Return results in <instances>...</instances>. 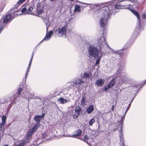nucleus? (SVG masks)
I'll list each match as a JSON object with an SVG mask.
<instances>
[{
    "label": "nucleus",
    "mask_w": 146,
    "mask_h": 146,
    "mask_svg": "<svg viewBox=\"0 0 146 146\" xmlns=\"http://www.w3.org/2000/svg\"><path fill=\"white\" fill-rule=\"evenodd\" d=\"M85 96H82L81 101V105L82 106H84L85 104Z\"/></svg>",
    "instance_id": "23"
},
{
    "label": "nucleus",
    "mask_w": 146,
    "mask_h": 146,
    "mask_svg": "<svg viewBox=\"0 0 146 146\" xmlns=\"http://www.w3.org/2000/svg\"><path fill=\"white\" fill-rule=\"evenodd\" d=\"M94 110V106L93 105L90 106L86 110V111L88 114L91 113Z\"/></svg>",
    "instance_id": "15"
},
{
    "label": "nucleus",
    "mask_w": 146,
    "mask_h": 146,
    "mask_svg": "<svg viewBox=\"0 0 146 146\" xmlns=\"http://www.w3.org/2000/svg\"><path fill=\"white\" fill-rule=\"evenodd\" d=\"M50 1H55V0H50Z\"/></svg>",
    "instance_id": "46"
},
{
    "label": "nucleus",
    "mask_w": 146,
    "mask_h": 146,
    "mask_svg": "<svg viewBox=\"0 0 146 146\" xmlns=\"http://www.w3.org/2000/svg\"><path fill=\"white\" fill-rule=\"evenodd\" d=\"M43 12V11L42 10H39L37 11V15H40Z\"/></svg>",
    "instance_id": "31"
},
{
    "label": "nucleus",
    "mask_w": 146,
    "mask_h": 146,
    "mask_svg": "<svg viewBox=\"0 0 146 146\" xmlns=\"http://www.w3.org/2000/svg\"><path fill=\"white\" fill-rule=\"evenodd\" d=\"M126 79V78H125L123 79H122V83H123V82H125V80Z\"/></svg>",
    "instance_id": "38"
},
{
    "label": "nucleus",
    "mask_w": 146,
    "mask_h": 146,
    "mask_svg": "<svg viewBox=\"0 0 146 146\" xmlns=\"http://www.w3.org/2000/svg\"><path fill=\"white\" fill-rule=\"evenodd\" d=\"M118 72L117 73V74L118 75L120 72V70H118Z\"/></svg>",
    "instance_id": "39"
},
{
    "label": "nucleus",
    "mask_w": 146,
    "mask_h": 146,
    "mask_svg": "<svg viewBox=\"0 0 146 146\" xmlns=\"http://www.w3.org/2000/svg\"><path fill=\"white\" fill-rule=\"evenodd\" d=\"M106 39L103 35H100L97 39L94 46L90 45L88 48V53L90 57L96 59V64L97 65L100 62L103 55L102 48L105 44Z\"/></svg>",
    "instance_id": "1"
},
{
    "label": "nucleus",
    "mask_w": 146,
    "mask_h": 146,
    "mask_svg": "<svg viewBox=\"0 0 146 146\" xmlns=\"http://www.w3.org/2000/svg\"><path fill=\"white\" fill-rule=\"evenodd\" d=\"M131 102L130 103V104H129V105H130V104H131Z\"/></svg>",
    "instance_id": "51"
},
{
    "label": "nucleus",
    "mask_w": 146,
    "mask_h": 146,
    "mask_svg": "<svg viewBox=\"0 0 146 146\" xmlns=\"http://www.w3.org/2000/svg\"><path fill=\"white\" fill-rule=\"evenodd\" d=\"M31 64H30V63H29V66H28V69H29L30 68V66H31Z\"/></svg>",
    "instance_id": "42"
},
{
    "label": "nucleus",
    "mask_w": 146,
    "mask_h": 146,
    "mask_svg": "<svg viewBox=\"0 0 146 146\" xmlns=\"http://www.w3.org/2000/svg\"><path fill=\"white\" fill-rule=\"evenodd\" d=\"M6 117L5 116H4L2 117V123L1 124V126H4L5 122L6 120Z\"/></svg>",
    "instance_id": "22"
},
{
    "label": "nucleus",
    "mask_w": 146,
    "mask_h": 146,
    "mask_svg": "<svg viewBox=\"0 0 146 146\" xmlns=\"http://www.w3.org/2000/svg\"><path fill=\"white\" fill-rule=\"evenodd\" d=\"M80 139L88 143L87 142L89 139V137L87 135H86L84 136V138Z\"/></svg>",
    "instance_id": "24"
},
{
    "label": "nucleus",
    "mask_w": 146,
    "mask_h": 146,
    "mask_svg": "<svg viewBox=\"0 0 146 146\" xmlns=\"http://www.w3.org/2000/svg\"><path fill=\"white\" fill-rule=\"evenodd\" d=\"M119 136L120 142H122L123 143V142L124 141V138L123 137V135L122 134V131H121L119 133Z\"/></svg>",
    "instance_id": "20"
},
{
    "label": "nucleus",
    "mask_w": 146,
    "mask_h": 146,
    "mask_svg": "<svg viewBox=\"0 0 146 146\" xmlns=\"http://www.w3.org/2000/svg\"><path fill=\"white\" fill-rule=\"evenodd\" d=\"M44 115H45L44 113H43L42 115H40L41 119H42V118H44Z\"/></svg>",
    "instance_id": "37"
},
{
    "label": "nucleus",
    "mask_w": 146,
    "mask_h": 146,
    "mask_svg": "<svg viewBox=\"0 0 146 146\" xmlns=\"http://www.w3.org/2000/svg\"><path fill=\"white\" fill-rule=\"evenodd\" d=\"M68 27V24L66 23L62 28H59L58 35L60 37H62L65 38L66 36V29Z\"/></svg>",
    "instance_id": "6"
},
{
    "label": "nucleus",
    "mask_w": 146,
    "mask_h": 146,
    "mask_svg": "<svg viewBox=\"0 0 146 146\" xmlns=\"http://www.w3.org/2000/svg\"><path fill=\"white\" fill-rule=\"evenodd\" d=\"M137 2L139 3V0H118L117 3L114 5L113 4H110L114 6V9H118L122 8V7L125 6H131L133 5V3Z\"/></svg>",
    "instance_id": "3"
},
{
    "label": "nucleus",
    "mask_w": 146,
    "mask_h": 146,
    "mask_svg": "<svg viewBox=\"0 0 146 146\" xmlns=\"http://www.w3.org/2000/svg\"><path fill=\"white\" fill-rule=\"evenodd\" d=\"M122 127H120V129H121V130H122Z\"/></svg>",
    "instance_id": "44"
},
{
    "label": "nucleus",
    "mask_w": 146,
    "mask_h": 146,
    "mask_svg": "<svg viewBox=\"0 0 146 146\" xmlns=\"http://www.w3.org/2000/svg\"><path fill=\"white\" fill-rule=\"evenodd\" d=\"M25 141H23L19 143L17 146H23L25 144Z\"/></svg>",
    "instance_id": "33"
},
{
    "label": "nucleus",
    "mask_w": 146,
    "mask_h": 146,
    "mask_svg": "<svg viewBox=\"0 0 146 146\" xmlns=\"http://www.w3.org/2000/svg\"><path fill=\"white\" fill-rule=\"evenodd\" d=\"M70 95H69V97L67 96H66V99H65L61 97L60 98L58 99L59 102L60 104H64L66 103L68 101H70Z\"/></svg>",
    "instance_id": "9"
},
{
    "label": "nucleus",
    "mask_w": 146,
    "mask_h": 146,
    "mask_svg": "<svg viewBox=\"0 0 146 146\" xmlns=\"http://www.w3.org/2000/svg\"><path fill=\"white\" fill-rule=\"evenodd\" d=\"M52 33L53 32L52 31H50L48 32L47 33L45 36L42 41L40 42V43H41L44 40L47 41L49 40L51 37Z\"/></svg>",
    "instance_id": "8"
},
{
    "label": "nucleus",
    "mask_w": 146,
    "mask_h": 146,
    "mask_svg": "<svg viewBox=\"0 0 146 146\" xmlns=\"http://www.w3.org/2000/svg\"><path fill=\"white\" fill-rule=\"evenodd\" d=\"M145 83H144V84H145L146 83V80L145 81Z\"/></svg>",
    "instance_id": "49"
},
{
    "label": "nucleus",
    "mask_w": 146,
    "mask_h": 146,
    "mask_svg": "<svg viewBox=\"0 0 146 146\" xmlns=\"http://www.w3.org/2000/svg\"><path fill=\"white\" fill-rule=\"evenodd\" d=\"M82 130L79 129L78 130L75 131L74 133V135L72 136H70L71 137H73L74 136H79L82 133Z\"/></svg>",
    "instance_id": "14"
},
{
    "label": "nucleus",
    "mask_w": 146,
    "mask_h": 146,
    "mask_svg": "<svg viewBox=\"0 0 146 146\" xmlns=\"http://www.w3.org/2000/svg\"><path fill=\"white\" fill-rule=\"evenodd\" d=\"M115 83V79L113 78L112 80L110 82V83L108 84L109 85H110V86L111 87L113 86Z\"/></svg>",
    "instance_id": "25"
},
{
    "label": "nucleus",
    "mask_w": 146,
    "mask_h": 146,
    "mask_svg": "<svg viewBox=\"0 0 146 146\" xmlns=\"http://www.w3.org/2000/svg\"><path fill=\"white\" fill-rule=\"evenodd\" d=\"M92 6H94V7H97L98 5V4H94L93 5H92Z\"/></svg>",
    "instance_id": "41"
},
{
    "label": "nucleus",
    "mask_w": 146,
    "mask_h": 146,
    "mask_svg": "<svg viewBox=\"0 0 146 146\" xmlns=\"http://www.w3.org/2000/svg\"><path fill=\"white\" fill-rule=\"evenodd\" d=\"M130 11L135 16L137 17L138 20H139L140 16L138 13L134 10L131 9Z\"/></svg>",
    "instance_id": "19"
},
{
    "label": "nucleus",
    "mask_w": 146,
    "mask_h": 146,
    "mask_svg": "<svg viewBox=\"0 0 146 146\" xmlns=\"http://www.w3.org/2000/svg\"><path fill=\"white\" fill-rule=\"evenodd\" d=\"M81 111V109L80 106H77L75 107L74 111L73 114V115L74 118L76 119L78 118L80 115Z\"/></svg>",
    "instance_id": "7"
},
{
    "label": "nucleus",
    "mask_w": 146,
    "mask_h": 146,
    "mask_svg": "<svg viewBox=\"0 0 146 146\" xmlns=\"http://www.w3.org/2000/svg\"><path fill=\"white\" fill-rule=\"evenodd\" d=\"M23 90V88H19L17 92V95L20 94L21 91Z\"/></svg>",
    "instance_id": "30"
},
{
    "label": "nucleus",
    "mask_w": 146,
    "mask_h": 146,
    "mask_svg": "<svg viewBox=\"0 0 146 146\" xmlns=\"http://www.w3.org/2000/svg\"><path fill=\"white\" fill-rule=\"evenodd\" d=\"M24 7L22 9L21 11L23 13L27 11L26 13L28 14H33L34 13L32 11L34 8L33 5H32L30 4H25L23 5Z\"/></svg>",
    "instance_id": "5"
},
{
    "label": "nucleus",
    "mask_w": 146,
    "mask_h": 146,
    "mask_svg": "<svg viewBox=\"0 0 146 146\" xmlns=\"http://www.w3.org/2000/svg\"><path fill=\"white\" fill-rule=\"evenodd\" d=\"M145 83H144V84H145L146 83V80L145 81Z\"/></svg>",
    "instance_id": "48"
},
{
    "label": "nucleus",
    "mask_w": 146,
    "mask_h": 146,
    "mask_svg": "<svg viewBox=\"0 0 146 146\" xmlns=\"http://www.w3.org/2000/svg\"><path fill=\"white\" fill-rule=\"evenodd\" d=\"M91 78V74L90 72L87 73L84 72L82 76V79H89L90 78Z\"/></svg>",
    "instance_id": "12"
},
{
    "label": "nucleus",
    "mask_w": 146,
    "mask_h": 146,
    "mask_svg": "<svg viewBox=\"0 0 146 146\" xmlns=\"http://www.w3.org/2000/svg\"><path fill=\"white\" fill-rule=\"evenodd\" d=\"M129 7H126V8H125L129 9Z\"/></svg>",
    "instance_id": "43"
},
{
    "label": "nucleus",
    "mask_w": 146,
    "mask_h": 146,
    "mask_svg": "<svg viewBox=\"0 0 146 146\" xmlns=\"http://www.w3.org/2000/svg\"><path fill=\"white\" fill-rule=\"evenodd\" d=\"M114 106V105H113V106H112V108H111L112 110L113 111Z\"/></svg>",
    "instance_id": "40"
},
{
    "label": "nucleus",
    "mask_w": 146,
    "mask_h": 146,
    "mask_svg": "<svg viewBox=\"0 0 146 146\" xmlns=\"http://www.w3.org/2000/svg\"><path fill=\"white\" fill-rule=\"evenodd\" d=\"M81 11L80 7L78 5H76L74 10V13H80Z\"/></svg>",
    "instance_id": "16"
},
{
    "label": "nucleus",
    "mask_w": 146,
    "mask_h": 146,
    "mask_svg": "<svg viewBox=\"0 0 146 146\" xmlns=\"http://www.w3.org/2000/svg\"><path fill=\"white\" fill-rule=\"evenodd\" d=\"M95 122V119L94 118H92L89 121V125L92 126L93 123Z\"/></svg>",
    "instance_id": "26"
},
{
    "label": "nucleus",
    "mask_w": 146,
    "mask_h": 146,
    "mask_svg": "<svg viewBox=\"0 0 146 146\" xmlns=\"http://www.w3.org/2000/svg\"><path fill=\"white\" fill-rule=\"evenodd\" d=\"M105 44H106L107 46L114 53H117L119 51V50H115V51H114L112 49H111L110 46H109L108 45V44L107 43V42H106V43H105Z\"/></svg>",
    "instance_id": "28"
},
{
    "label": "nucleus",
    "mask_w": 146,
    "mask_h": 146,
    "mask_svg": "<svg viewBox=\"0 0 146 146\" xmlns=\"http://www.w3.org/2000/svg\"><path fill=\"white\" fill-rule=\"evenodd\" d=\"M73 84L75 86L77 85H79L80 84L84 82L82 78H75L73 80Z\"/></svg>",
    "instance_id": "10"
},
{
    "label": "nucleus",
    "mask_w": 146,
    "mask_h": 146,
    "mask_svg": "<svg viewBox=\"0 0 146 146\" xmlns=\"http://www.w3.org/2000/svg\"><path fill=\"white\" fill-rule=\"evenodd\" d=\"M110 87H111L110 86V85L108 84L107 86H106L104 88V90L105 91H106L109 88H110Z\"/></svg>",
    "instance_id": "32"
},
{
    "label": "nucleus",
    "mask_w": 146,
    "mask_h": 146,
    "mask_svg": "<svg viewBox=\"0 0 146 146\" xmlns=\"http://www.w3.org/2000/svg\"><path fill=\"white\" fill-rule=\"evenodd\" d=\"M3 146H8V145H4Z\"/></svg>",
    "instance_id": "50"
},
{
    "label": "nucleus",
    "mask_w": 146,
    "mask_h": 146,
    "mask_svg": "<svg viewBox=\"0 0 146 146\" xmlns=\"http://www.w3.org/2000/svg\"><path fill=\"white\" fill-rule=\"evenodd\" d=\"M12 16L11 14H7L5 15L3 19H1L0 21V34L3 30L4 27L11 20Z\"/></svg>",
    "instance_id": "4"
},
{
    "label": "nucleus",
    "mask_w": 146,
    "mask_h": 146,
    "mask_svg": "<svg viewBox=\"0 0 146 146\" xmlns=\"http://www.w3.org/2000/svg\"><path fill=\"white\" fill-rule=\"evenodd\" d=\"M105 82V80L104 79H98L96 82V84L98 86H102Z\"/></svg>",
    "instance_id": "11"
},
{
    "label": "nucleus",
    "mask_w": 146,
    "mask_h": 146,
    "mask_svg": "<svg viewBox=\"0 0 146 146\" xmlns=\"http://www.w3.org/2000/svg\"><path fill=\"white\" fill-rule=\"evenodd\" d=\"M28 96H24V97L27 99H30V98H33V94H30L29 92H28Z\"/></svg>",
    "instance_id": "27"
},
{
    "label": "nucleus",
    "mask_w": 146,
    "mask_h": 146,
    "mask_svg": "<svg viewBox=\"0 0 146 146\" xmlns=\"http://www.w3.org/2000/svg\"><path fill=\"white\" fill-rule=\"evenodd\" d=\"M100 7L101 8L99 11L100 12L101 16L99 23L101 27L105 28L110 16L114 12V6L108 5L102 7L100 6Z\"/></svg>",
    "instance_id": "2"
},
{
    "label": "nucleus",
    "mask_w": 146,
    "mask_h": 146,
    "mask_svg": "<svg viewBox=\"0 0 146 146\" xmlns=\"http://www.w3.org/2000/svg\"><path fill=\"white\" fill-rule=\"evenodd\" d=\"M142 17L145 19H146V14L143 13L142 15Z\"/></svg>",
    "instance_id": "35"
},
{
    "label": "nucleus",
    "mask_w": 146,
    "mask_h": 146,
    "mask_svg": "<svg viewBox=\"0 0 146 146\" xmlns=\"http://www.w3.org/2000/svg\"><path fill=\"white\" fill-rule=\"evenodd\" d=\"M34 119L36 121V122H38V123H40V120L41 119L40 115H36L34 117Z\"/></svg>",
    "instance_id": "18"
},
{
    "label": "nucleus",
    "mask_w": 146,
    "mask_h": 146,
    "mask_svg": "<svg viewBox=\"0 0 146 146\" xmlns=\"http://www.w3.org/2000/svg\"><path fill=\"white\" fill-rule=\"evenodd\" d=\"M139 27H140V21H139Z\"/></svg>",
    "instance_id": "45"
},
{
    "label": "nucleus",
    "mask_w": 146,
    "mask_h": 146,
    "mask_svg": "<svg viewBox=\"0 0 146 146\" xmlns=\"http://www.w3.org/2000/svg\"><path fill=\"white\" fill-rule=\"evenodd\" d=\"M127 110H126V111H125V114L126 113V112H127Z\"/></svg>",
    "instance_id": "47"
},
{
    "label": "nucleus",
    "mask_w": 146,
    "mask_h": 146,
    "mask_svg": "<svg viewBox=\"0 0 146 146\" xmlns=\"http://www.w3.org/2000/svg\"><path fill=\"white\" fill-rule=\"evenodd\" d=\"M20 96V94L17 95V96L14 97V99L15 100H18L19 101L20 99H21V98H20L21 97ZM22 97V96H21V97Z\"/></svg>",
    "instance_id": "29"
},
{
    "label": "nucleus",
    "mask_w": 146,
    "mask_h": 146,
    "mask_svg": "<svg viewBox=\"0 0 146 146\" xmlns=\"http://www.w3.org/2000/svg\"><path fill=\"white\" fill-rule=\"evenodd\" d=\"M33 54L32 55V56L31 57V59H30V62H29V63H30V64L31 63L32 61V59H33Z\"/></svg>",
    "instance_id": "36"
},
{
    "label": "nucleus",
    "mask_w": 146,
    "mask_h": 146,
    "mask_svg": "<svg viewBox=\"0 0 146 146\" xmlns=\"http://www.w3.org/2000/svg\"><path fill=\"white\" fill-rule=\"evenodd\" d=\"M39 124L40 123H38V122H36L35 125L33 126V127L31 129L29 132V133H31V135L33 133V132H34L36 130L37 128L39 126ZM29 134L30 133H29Z\"/></svg>",
    "instance_id": "13"
},
{
    "label": "nucleus",
    "mask_w": 146,
    "mask_h": 146,
    "mask_svg": "<svg viewBox=\"0 0 146 146\" xmlns=\"http://www.w3.org/2000/svg\"><path fill=\"white\" fill-rule=\"evenodd\" d=\"M66 86L70 88H72L73 87L75 86L74 84L73 81L71 82H69L67 83Z\"/></svg>",
    "instance_id": "17"
},
{
    "label": "nucleus",
    "mask_w": 146,
    "mask_h": 146,
    "mask_svg": "<svg viewBox=\"0 0 146 146\" xmlns=\"http://www.w3.org/2000/svg\"><path fill=\"white\" fill-rule=\"evenodd\" d=\"M30 69H28V67L27 70L26 71V74H25V76H26V78L27 77V75L28 74V73L29 72V70Z\"/></svg>",
    "instance_id": "34"
},
{
    "label": "nucleus",
    "mask_w": 146,
    "mask_h": 146,
    "mask_svg": "<svg viewBox=\"0 0 146 146\" xmlns=\"http://www.w3.org/2000/svg\"><path fill=\"white\" fill-rule=\"evenodd\" d=\"M49 19L48 17H47L46 18H45L44 21L45 22L46 24V31H47L48 28V23H49Z\"/></svg>",
    "instance_id": "21"
}]
</instances>
